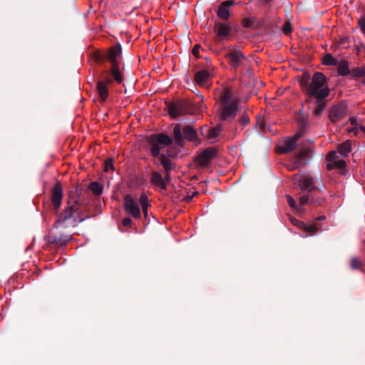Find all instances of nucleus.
Instances as JSON below:
<instances>
[{"mask_svg":"<svg viewBox=\"0 0 365 365\" xmlns=\"http://www.w3.org/2000/svg\"><path fill=\"white\" fill-rule=\"evenodd\" d=\"M223 127L222 124H217L215 127L211 128L207 130L206 136L210 139H215L219 136L220 133L222 131Z\"/></svg>","mask_w":365,"mask_h":365,"instance_id":"nucleus-26","label":"nucleus"},{"mask_svg":"<svg viewBox=\"0 0 365 365\" xmlns=\"http://www.w3.org/2000/svg\"><path fill=\"white\" fill-rule=\"evenodd\" d=\"M110 170H114L113 160L112 158H107L104 161V171L108 172Z\"/></svg>","mask_w":365,"mask_h":365,"instance_id":"nucleus-36","label":"nucleus"},{"mask_svg":"<svg viewBox=\"0 0 365 365\" xmlns=\"http://www.w3.org/2000/svg\"><path fill=\"white\" fill-rule=\"evenodd\" d=\"M80 209V205L76 203V205L70 206V226H76L78 222H82L83 220V217L81 216L78 210Z\"/></svg>","mask_w":365,"mask_h":365,"instance_id":"nucleus-23","label":"nucleus"},{"mask_svg":"<svg viewBox=\"0 0 365 365\" xmlns=\"http://www.w3.org/2000/svg\"><path fill=\"white\" fill-rule=\"evenodd\" d=\"M232 102H237L232 98V95L229 91L225 92L221 96V105L231 104Z\"/></svg>","mask_w":365,"mask_h":365,"instance_id":"nucleus-32","label":"nucleus"},{"mask_svg":"<svg viewBox=\"0 0 365 365\" xmlns=\"http://www.w3.org/2000/svg\"><path fill=\"white\" fill-rule=\"evenodd\" d=\"M260 127H261L262 129H264V127H265L264 123H261Z\"/></svg>","mask_w":365,"mask_h":365,"instance_id":"nucleus-56","label":"nucleus"},{"mask_svg":"<svg viewBox=\"0 0 365 365\" xmlns=\"http://www.w3.org/2000/svg\"><path fill=\"white\" fill-rule=\"evenodd\" d=\"M350 74L354 78L365 76V66L353 68Z\"/></svg>","mask_w":365,"mask_h":365,"instance_id":"nucleus-33","label":"nucleus"},{"mask_svg":"<svg viewBox=\"0 0 365 365\" xmlns=\"http://www.w3.org/2000/svg\"><path fill=\"white\" fill-rule=\"evenodd\" d=\"M312 81L311 76L309 73L305 72L304 73L299 80V84L302 88V91L303 93L305 91V90L307 88V87L309 86Z\"/></svg>","mask_w":365,"mask_h":365,"instance_id":"nucleus-28","label":"nucleus"},{"mask_svg":"<svg viewBox=\"0 0 365 365\" xmlns=\"http://www.w3.org/2000/svg\"><path fill=\"white\" fill-rule=\"evenodd\" d=\"M325 218H326V217L324 215H322V216H319V217H317V220L322 221V220H325Z\"/></svg>","mask_w":365,"mask_h":365,"instance_id":"nucleus-53","label":"nucleus"},{"mask_svg":"<svg viewBox=\"0 0 365 365\" xmlns=\"http://www.w3.org/2000/svg\"><path fill=\"white\" fill-rule=\"evenodd\" d=\"M242 25L245 28H252L254 25V20L249 18H245L242 21Z\"/></svg>","mask_w":365,"mask_h":365,"instance_id":"nucleus-43","label":"nucleus"},{"mask_svg":"<svg viewBox=\"0 0 365 365\" xmlns=\"http://www.w3.org/2000/svg\"><path fill=\"white\" fill-rule=\"evenodd\" d=\"M351 71L349 68V64L346 61H342L339 63L338 74L341 76H345L350 74Z\"/></svg>","mask_w":365,"mask_h":365,"instance_id":"nucleus-29","label":"nucleus"},{"mask_svg":"<svg viewBox=\"0 0 365 365\" xmlns=\"http://www.w3.org/2000/svg\"><path fill=\"white\" fill-rule=\"evenodd\" d=\"M261 1L263 4H266V5L269 4L272 1V0H261Z\"/></svg>","mask_w":365,"mask_h":365,"instance_id":"nucleus-52","label":"nucleus"},{"mask_svg":"<svg viewBox=\"0 0 365 365\" xmlns=\"http://www.w3.org/2000/svg\"><path fill=\"white\" fill-rule=\"evenodd\" d=\"M287 200L288 205L292 208H293V209L298 208V205L297 204V202H295V200H294V198L292 197H291L290 195H287Z\"/></svg>","mask_w":365,"mask_h":365,"instance_id":"nucleus-44","label":"nucleus"},{"mask_svg":"<svg viewBox=\"0 0 365 365\" xmlns=\"http://www.w3.org/2000/svg\"><path fill=\"white\" fill-rule=\"evenodd\" d=\"M299 139V135H294L292 138L287 139L282 145L280 146L279 150L282 153H287L293 151L297 148V143Z\"/></svg>","mask_w":365,"mask_h":365,"instance_id":"nucleus-22","label":"nucleus"},{"mask_svg":"<svg viewBox=\"0 0 365 365\" xmlns=\"http://www.w3.org/2000/svg\"><path fill=\"white\" fill-rule=\"evenodd\" d=\"M359 26L364 34H365V16H361L359 19Z\"/></svg>","mask_w":365,"mask_h":365,"instance_id":"nucleus-45","label":"nucleus"},{"mask_svg":"<svg viewBox=\"0 0 365 365\" xmlns=\"http://www.w3.org/2000/svg\"><path fill=\"white\" fill-rule=\"evenodd\" d=\"M112 84V81L108 78H102L101 80H98L96 83V91L102 102H105L108 96V85Z\"/></svg>","mask_w":365,"mask_h":365,"instance_id":"nucleus-16","label":"nucleus"},{"mask_svg":"<svg viewBox=\"0 0 365 365\" xmlns=\"http://www.w3.org/2000/svg\"><path fill=\"white\" fill-rule=\"evenodd\" d=\"M147 142L150 146L151 155L158 161L162 154L161 150L164 146L170 145L173 143V139L168 135L160 133L148 136Z\"/></svg>","mask_w":365,"mask_h":365,"instance_id":"nucleus-4","label":"nucleus"},{"mask_svg":"<svg viewBox=\"0 0 365 365\" xmlns=\"http://www.w3.org/2000/svg\"><path fill=\"white\" fill-rule=\"evenodd\" d=\"M323 64L327 66H336L338 61L331 53H327L323 58Z\"/></svg>","mask_w":365,"mask_h":365,"instance_id":"nucleus-31","label":"nucleus"},{"mask_svg":"<svg viewBox=\"0 0 365 365\" xmlns=\"http://www.w3.org/2000/svg\"><path fill=\"white\" fill-rule=\"evenodd\" d=\"M334 168V162H329V163H328V164L327 165V169L328 170H333Z\"/></svg>","mask_w":365,"mask_h":365,"instance_id":"nucleus-50","label":"nucleus"},{"mask_svg":"<svg viewBox=\"0 0 365 365\" xmlns=\"http://www.w3.org/2000/svg\"><path fill=\"white\" fill-rule=\"evenodd\" d=\"M163 176L158 171L153 170L150 173V182L160 190H165L168 185L172 181L171 170H163Z\"/></svg>","mask_w":365,"mask_h":365,"instance_id":"nucleus-7","label":"nucleus"},{"mask_svg":"<svg viewBox=\"0 0 365 365\" xmlns=\"http://www.w3.org/2000/svg\"><path fill=\"white\" fill-rule=\"evenodd\" d=\"M349 121L351 125L356 126L357 125V120L355 117H351L349 118Z\"/></svg>","mask_w":365,"mask_h":365,"instance_id":"nucleus-48","label":"nucleus"},{"mask_svg":"<svg viewBox=\"0 0 365 365\" xmlns=\"http://www.w3.org/2000/svg\"><path fill=\"white\" fill-rule=\"evenodd\" d=\"M150 205H143L142 206V210L144 216L146 217L148 215V209Z\"/></svg>","mask_w":365,"mask_h":365,"instance_id":"nucleus-49","label":"nucleus"},{"mask_svg":"<svg viewBox=\"0 0 365 365\" xmlns=\"http://www.w3.org/2000/svg\"><path fill=\"white\" fill-rule=\"evenodd\" d=\"M192 196H191V195H187V196H185V197H184V201H185V202H187L191 201V200H192Z\"/></svg>","mask_w":365,"mask_h":365,"instance_id":"nucleus-51","label":"nucleus"},{"mask_svg":"<svg viewBox=\"0 0 365 365\" xmlns=\"http://www.w3.org/2000/svg\"><path fill=\"white\" fill-rule=\"evenodd\" d=\"M235 4V2L232 0H227L222 2L217 9V16L222 20H227L230 16L229 9Z\"/></svg>","mask_w":365,"mask_h":365,"instance_id":"nucleus-20","label":"nucleus"},{"mask_svg":"<svg viewBox=\"0 0 365 365\" xmlns=\"http://www.w3.org/2000/svg\"><path fill=\"white\" fill-rule=\"evenodd\" d=\"M347 106L345 103H339L334 106L329 110V118L333 123L341 120L346 115Z\"/></svg>","mask_w":365,"mask_h":365,"instance_id":"nucleus-14","label":"nucleus"},{"mask_svg":"<svg viewBox=\"0 0 365 365\" xmlns=\"http://www.w3.org/2000/svg\"><path fill=\"white\" fill-rule=\"evenodd\" d=\"M173 136L175 144L180 147H183L185 140L190 142L199 140L196 130L190 125L183 128L180 123H176L173 128Z\"/></svg>","mask_w":365,"mask_h":365,"instance_id":"nucleus-5","label":"nucleus"},{"mask_svg":"<svg viewBox=\"0 0 365 365\" xmlns=\"http://www.w3.org/2000/svg\"><path fill=\"white\" fill-rule=\"evenodd\" d=\"M122 224L125 227H128L132 225V220L130 217H125L123 220Z\"/></svg>","mask_w":365,"mask_h":365,"instance_id":"nucleus-46","label":"nucleus"},{"mask_svg":"<svg viewBox=\"0 0 365 365\" xmlns=\"http://www.w3.org/2000/svg\"><path fill=\"white\" fill-rule=\"evenodd\" d=\"M311 204V193H309L307 195L301 196L299 197V204L300 205H305L307 204Z\"/></svg>","mask_w":365,"mask_h":365,"instance_id":"nucleus-38","label":"nucleus"},{"mask_svg":"<svg viewBox=\"0 0 365 365\" xmlns=\"http://www.w3.org/2000/svg\"><path fill=\"white\" fill-rule=\"evenodd\" d=\"M334 168L339 169L341 171V173L342 175H344L346 173L345 168L346 166V163L345 160H336L335 162H334Z\"/></svg>","mask_w":365,"mask_h":365,"instance_id":"nucleus-34","label":"nucleus"},{"mask_svg":"<svg viewBox=\"0 0 365 365\" xmlns=\"http://www.w3.org/2000/svg\"><path fill=\"white\" fill-rule=\"evenodd\" d=\"M313 155V150L311 147H306L300 150L295 155V167L306 165Z\"/></svg>","mask_w":365,"mask_h":365,"instance_id":"nucleus-17","label":"nucleus"},{"mask_svg":"<svg viewBox=\"0 0 365 365\" xmlns=\"http://www.w3.org/2000/svg\"><path fill=\"white\" fill-rule=\"evenodd\" d=\"M214 31L217 34V38L220 41L227 39L231 33V26L227 24L217 22L215 23Z\"/></svg>","mask_w":365,"mask_h":365,"instance_id":"nucleus-19","label":"nucleus"},{"mask_svg":"<svg viewBox=\"0 0 365 365\" xmlns=\"http://www.w3.org/2000/svg\"><path fill=\"white\" fill-rule=\"evenodd\" d=\"M225 56L228 60L229 64L235 68L241 66L242 64V60L245 58L244 54L238 50L230 51Z\"/></svg>","mask_w":365,"mask_h":365,"instance_id":"nucleus-18","label":"nucleus"},{"mask_svg":"<svg viewBox=\"0 0 365 365\" xmlns=\"http://www.w3.org/2000/svg\"><path fill=\"white\" fill-rule=\"evenodd\" d=\"M308 128V122L304 118H300L298 121L297 132L294 135H299L300 138L307 131Z\"/></svg>","mask_w":365,"mask_h":365,"instance_id":"nucleus-27","label":"nucleus"},{"mask_svg":"<svg viewBox=\"0 0 365 365\" xmlns=\"http://www.w3.org/2000/svg\"><path fill=\"white\" fill-rule=\"evenodd\" d=\"M327 78L323 73L315 72L309 86L304 92L308 96L307 101L314 100L315 108L313 110V115L315 116H320L329 103L327 97L330 93V88L327 84Z\"/></svg>","mask_w":365,"mask_h":365,"instance_id":"nucleus-1","label":"nucleus"},{"mask_svg":"<svg viewBox=\"0 0 365 365\" xmlns=\"http://www.w3.org/2000/svg\"><path fill=\"white\" fill-rule=\"evenodd\" d=\"M360 129L361 131H363L365 133V127L364 125H361Z\"/></svg>","mask_w":365,"mask_h":365,"instance_id":"nucleus-55","label":"nucleus"},{"mask_svg":"<svg viewBox=\"0 0 365 365\" xmlns=\"http://www.w3.org/2000/svg\"><path fill=\"white\" fill-rule=\"evenodd\" d=\"M177 156L178 153L175 150L168 148L165 153H162L158 161L154 160L153 163L157 165H161L163 170H166V171L168 170H173L175 167V163L172 162L170 158H175Z\"/></svg>","mask_w":365,"mask_h":365,"instance_id":"nucleus-8","label":"nucleus"},{"mask_svg":"<svg viewBox=\"0 0 365 365\" xmlns=\"http://www.w3.org/2000/svg\"><path fill=\"white\" fill-rule=\"evenodd\" d=\"M362 265V262L359 258L354 257H352L350 260V266L353 269H360Z\"/></svg>","mask_w":365,"mask_h":365,"instance_id":"nucleus-35","label":"nucleus"},{"mask_svg":"<svg viewBox=\"0 0 365 365\" xmlns=\"http://www.w3.org/2000/svg\"><path fill=\"white\" fill-rule=\"evenodd\" d=\"M68 218L66 212L60 215L52 230V242L57 245L63 246L68 242Z\"/></svg>","mask_w":365,"mask_h":365,"instance_id":"nucleus-3","label":"nucleus"},{"mask_svg":"<svg viewBox=\"0 0 365 365\" xmlns=\"http://www.w3.org/2000/svg\"><path fill=\"white\" fill-rule=\"evenodd\" d=\"M239 120L243 126H245L250 123V118L246 112L243 113Z\"/></svg>","mask_w":365,"mask_h":365,"instance_id":"nucleus-41","label":"nucleus"},{"mask_svg":"<svg viewBox=\"0 0 365 365\" xmlns=\"http://www.w3.org/2000/svg\"><path fill=\"white\" fill-rule=\"evenodd\" d=\"M206 68L201 69L195 73L194 80L200 86H205L213 76L214 67L210 62L206 64Z\"/></svg>","mask_w":365,"mask_h":365,"instance_id":"nucleus-9","label":"nucleus"},{"mask_svg":"<svg viewBox=\"0 0 365 365\" xmlns=\"http://www.w3.org/2000/svg\"><path fill=\"white\" fill-rule=\"evenodd\" d=\"M296 225L299 227L300 228L303 229L304 231L310 233H314L317 232L321 227L319 224L314 223L310 225H306L304 222H301L297 220H294V222H293Z\"/></svg>","mask_w":365,"mask_h":365,"instance_id":"nucleus-24","label":"nucleus"},{"mask_svg":"<svg viewBox=\"0 0 365 365\" xmlns=\"http://www.w3.org/2000/svg\"><path fill=\"white\" fill-rule=\"evenodd\" d=\"M337 151L343 156H347L348 153L351 151V140H346L345 142L339 144L337 148Z\"/></svg>","mask_w":365,"mask_h":365,"instance_id":"nucleus-25","label":"nucleus"},{"mask_svg":"<svg viewBox=\"0 0 365 365\" xmlns=\"http://www.w3.org/2000/svg\"><path fill=\"white\" fill-rule=\"evenodd\" d=\"M62 187L59 183L56 184L54 186L53 190H52V195H51V201L53 206V208L57 210L61 204V200H62Z\"/></svg>","mask_w":365,"mask_h":365,"instance_id":"nucleus-21","label":"nucleus"},{"mask_svg":"<svg viewBox=\"0 0 365 365\" xmlns=\"http://www.w3.org/2000/svg\"><path fill=\"white\" fill-rule=\"evenodd\" d=\"M339 156L337 155V152L336 151H331L329 152L327 157H326V159L329 161V162H335L336 160H337Z\"/></svg>","mask_w":365,"mask_h":365,"instance_id":"nucleus-39","label":"nucleus"},{"mask_svg":"<svg viewBox=\"0 0 365 365\" xmlns=\"http://www.w3.org/2000/svg\"><path fill=\"white\" fill-rule=\"evenodd\" d=\"M238 110L237 102H232L231 104L221 105L220 119L221 120H232L237 115Z\"/></svg>","mask_w":365,"mask_h":365,"instance_id":"nucleus-11","label":"nucleus"},{"mask_svg":"<svg viewBox=\"0 0 365 365\" xmlns=\"http://www.w3.org/2000/svg\"><path fill=\"white\" fill-rule=\"evenodd\" d=\"M122 55V47L120 43L110 47L108 50H96L92 52L91 58L97 63H103L106 61L111 65H120V58Z\"/></svg>","mask_w":365,"mask_h":365,"instance_id":"nucleus-2","label":"nucleus"},{"mask_svg":"<svg viewBox=\"0 0 365 365\" xmlns=\"http://www.w3.org/2000/svg\"><path fill=\"white\" fill-rule=\"evenodd\" d=\"M217 153V149L216 148H206L196 157L195 162L200 168H206L210 161L216 157Z\"/></svg>","mask_w":365,"mask_h":365,"instance_id":"nucleus-10","label":"nucleus"},{"mask_svg":"<svg viewBox=\"0 0 365 365\" xmlns=\"http://www.w3.org/2000/svg\"><path fill=\"white\" fill-rule=\"evenodd\" d=\"M294 179L298 180L299 185L302 191H307L309 193L315 190H317L319 192L322 191L320 188H317L315 186L314 181L312 177L299 176V175L297 174L294 176Z\"/></svg>","mask_w":365,"mask_h":365,"instance_id":"nucleus-13","label":"nucleus"},{"mask_svg":"<svg viewBox=\"0 0 365 365\" xmlns=\"http://www.w3.org/2000/svg\"><path fill=\"white\" fill-rule=\"evenodd\" d=\"M89 189L94 195H99L103 192V186L100 182L95 181L90 183Z\"/></svg>","mask_w":365,"mask_h":365,"instance_id":"nucleus-30","label":"nucleus"},{"mask_svg":"<svg viewBox=\"0 0 365 365\" xmlns=\"http://www.w3.org/2000/svg\"><path fill=\"white\" fill-rule=\"evenodd\" d=\"M200 48V44H196L194 46V47L192 48V53L194 56H197L198 53H199V50Z\"/></svg>","mask_w":365,"mask_h":365,"instance_id":"nucleus-47","label":"nucleus"},{"mask_svg":"<svg viewBox=\"0 0 365 365\" xmlns=\"http://www.w3.org/2000/svg\"><path fill=\"white\" fill-rule=\"evenodd\" d=\"M247 73H248V75H249V76H250L251 75V72H250V68L247 70Z\"/></svg>","mask_w":365,"mask_h":365,"instance_id":"nucleus-57","label":"nucleus"},{"mask_svg":"<svg viewBox=\"0 0 365 365\" xmlns=\"http://www.w3.org/2000/svg\"><path fill=\"white\" fill-rule=\"evenodd\" d=\"M324 201V198L322 197H315L311 194V204L314 205H321Z\"/></svg>","mask_w":365,"mask_h":365,"instance_id":"nucleus-37","label":"nucleus"},{"mask_svg":"<svg viewBox=\"0 0 365 365\" xmlns=\"http://www.w3.org/2000/svg\"><path fill=\"white\" fill-rule=\"evenodd\" d=\"M168 113L172 118H177L180 115H187L192 113V105L184 100H178L166 103Z\"/></svg>","mask_w":365,"mask_h":365,"instance_id":"nucleus-6","label":"nucleus"},{"mask_svg":"<svg viewBox=\"0 0 365 365\" xmlns=\"http://www.w3.org/2000/svg\"><path fill=\"white\" fill-rule=\"evenodd\" d=\"M282 31L285 35H289L292 31V24L289 21H286L284 24Z\"/></svg>","mask_w":365,"mask_h":365,"instance_id":"nucleus-40","label":"nucleus"},{"mask_svg":"<svg viewBox=\"0 0 365 365\" xmlns=\"http://www.w3.org/2000/svg\"><path fill=\"white\" fill-rule=\"evenodd\" d=\"M102 78H109L113 82L118 84H122L124 81L123 73L120 71V65H111L110 70H106L102 72Z\"/></svg>","mask_w":365,"mask_h":365,"instance_id":"nucleus-12","label":"nucleus"},{"mask_svg":"<svg viewBox=\"0 0 365 365\" xmlns=\"http://www.w3.org/2000/svg\"><path fill=\"white\" fill-rule=\"evenodd\" d=\"M73 240V238L70 236L69 240L70 242Z\"/></svg>","mask_w":365,"mask_h":365,"instance_id":"nucleus-58","label":"nucleus"},{"mask_svg":"<svg viewBox=\"0 0 365 365\" xmlns=\"http://www.w3.org/2000/svg\"><path fill=\"white\" fill-rule=\"evenodd\" d=\"M198 194H199V192L197 191H195L192 192L191 196H192V198H193L194 197L197 196Z\"/></svg>","mask_w":365,"mask_h":365,"instance_id":"nucleus-54","label":"nucleus"},{"mask_svg":"<svg viewBox=\"0 0 365 365\" xmlns=\"http://www.w3.org/2000/svg\"><path fill=\"white\" fill-rule=\"evenodd\" d=\"M124 207L126 212L132 215L134 218H139L140 210L138 204L135 202L133 197L128 194L124 197Z\"/></svg>","mask_w":365,"mask_h":365,"instance_id":"nucleus-15","label":"nucleus"},{"mask_svg":"<svg viewBox=\"0 0 365 365\" xmlns=\"http://www.w3.org/2000/svg\"><path fill=\"white\" fill-rule=\"evenodd\" d=\"M140 204L141 205V207L143 205H150L149 204V200L148 197L145 193H143L139 199Z\"/></svg>","mask_w":365,"mask_h":365,"instance_id":"nucleus-42","label":"nucleus"}]
</instances>
